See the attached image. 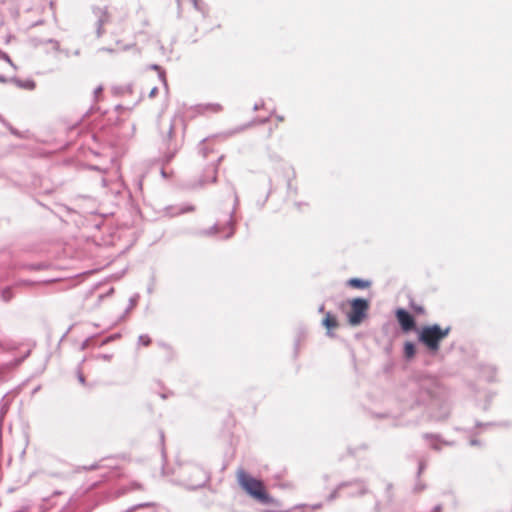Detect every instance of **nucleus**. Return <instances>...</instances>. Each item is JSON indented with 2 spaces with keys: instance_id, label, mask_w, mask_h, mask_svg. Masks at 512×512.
Masks as SVG:
<instances>
[{
  "instance_id": "nucleus-22",
  "label": "nucleus",
  "mask_w": 512,
  "mask_h": 512,
  "mask_svg": "<svg viewBox=\"0 0 512 512\" xmlns=\"http://www.w3.org/2000/svg\"><path fill=\"white\" fill-rule=\"evenodd\" d=\"M440 509H441V508H440V506H436V507H435V511H436V512H439V511H440Z\"/></svg>"
},
{
  "instance_id": "nucleus-25",
  "label": "nucleus",
  "mask_w": 512,
  "mask_h": 512,
  "mask_svg": "<svg viewBox=\"0 0 512 512\" xmlns=\"http://www.w3.org/2000/svg\"><path fill=\"white\" fill-rule=\"evenodd\" d=\"M149 504H140L139 507L148 506Z\"/></svg>"
},
{
  "instance_id": "nucleus-24",
  "label": "nucleus",
  "mask_w": 512,
  "mask_h": 512,
  "mask_svg": "<svg viewBox=\"0 0 512 512\" xmlns=\"http://www.w3.org/2000/svg\"><path fill=\"white\" fill-rule=\"evenodd\" d=\"M476 443H477V442H476L475 440H472V441H471V445H476Z\"/></svg>"
},
{
  "instance_id": "nucleus-18",
  "label": "nucleus",
  "mask_w": 512,
  "mask_h": 512,
  "mask_svg": "<svg viewBox=\"0 0 512 512\" xmlns=\"http://www.w3.org/2000/svg\"><path fill=\"white\" fill-rule=\"evenodd\" d=\"M103 15H104V19H103V20H101V22H102V23H103V22H106V21H108V20H109V14H108V12H107V11H104V12H103Z\"/></svg>"
},
{
  "instance_id": "nucleus-17",
  "label": "nucleus",
  "mask_w": 512,
  "mask_h": 512,
  "mask_svg": "<svg viewBox=\"0 0 512 512\" xmlns=\"http://www.w3.org/2000/svg\"><path fill=\"white\" fill-rule=\"evenodd\" d=\"M426 467V464L423 462V461H420L419 462V468H418V473H422V471L425 469Z\"/></svg>"
},
{
  "instance_id": "nucleus-12",
  "label": "nucleus",
  "mask_w": 512,
  "mask_h": 512,
  "mask_svg": "<svg viewBox=\"0 0 512 512\" xmlns=\"http://www.w3.org/2000/svg\"><path fill=\"white\" fill-rule=\"evenodd\" d=\"M173 137H174V128L171 126L167 132L165 139H164L167 143L168 148L171 147Z\"/></svg>"
},
{
  "instance_id": "nucleus-5",
  "label": "nucleus",
  "mask_w": 512,
  "mask_h": 512,
  "mask_svg": "<svg viewBox=\"0 0 512 512\" xmlns=\"http://www.w3.org/2000/svg\"><path fill=\"white\" fill-rule=\"evenodd\" d=\"M323 325L327 329L328 333L331 335V331L338 328V320L335 315L328 312L326 313L324 319H323Z\"/></svg>"
},
{
  "instance_id": "nucleus-8",
  "label": "nucleus",
  "mask_w": 512,
  "mask_h": 512,
  "mask_svg": "<svg viewBox=\"0 0 512 512\" xmlns=\"http://www.w3.org/2000/svg\"><path fill=\"white\" fill-rule=\"evenodd\" d=\"M416 348L412 342H406L404 344V355L407 359H411L415 356Z\"/></svg>"
},
{
  "instance_id": "nucleus-20",
  "label": "nucleus",
  "mask_w": 512,
  "mask_h": 512,
  "mask_svg": "<svg viewBox=\"0 0 512 512\" xmlns=\"http://www.w3.org/2000/svg\"><path fill=\"white\" fill-rule=\"evenodd\" d=\"M336 493H337V490L334 491L331 495H330V499H334L336 497Z\"/></svg>"
},
{
  "instance_id": "nucleus-2",
  "label": "nucleus",
  "mask_w": 512,
  "mask_h": 512,
  "mask_svg": "<svg viewBox=\"0 0 512 512\" xmlns=\"http://www.w3.org/2000/svg\"><path fill=\"white\" fill-rule=\"evenodd\" d=\"M450 331L451 327L449 326L442 328L438 324L428 325L422 327L418 339L430 351L437 352L440 347V342L449 335Z\"/></svg>"
},
{
  "instance_id": "nucleus-14",
  "label": "nucleus",
  "mask_w": 512,
  "mask_h": 512,
  "mask_svg": "<svg viewBox=\"0 0 512 512\" xmlns=\"http://www.w3.org/2000/svg\"><path fill=\"white\" fill-rule=\"evenodd\" d=\"M411 308L413 309L414 312H416L417 314H425V308L423 306H419V305H415V304H412L411 305Z\"/></svg>"
},
{
  "instance_id": "nucleus-23",
  "label": "nucleus",
  "mask_w": 512,
  "mask_h": 512,
  "mask_svg": "<svg viewBox=\"0 0 512 512\" xmlns=\"http://www.w3.org/2000/svg\"><path fill=\"white\" fill-rule=\"evenodd\" d=\"M79 381H81V382H83V381H84V379H83L82 375H80V376H79Z\"/></svg>"
},
{
  "instance_id": "nucleus-19",
  "label": "nucleus",
  "mask_w": 512,
  "mask_h": 512,
  "mask_svg": "<svg viewBox=\"0 0 512 512\" xmlns=\"http://www.w3.org/2000/svg\"><path fill=\"white\" fill-rule=\"evenodd\" d=\"M133 46H135V44H130V45H129V44H125V45H122V46H121V48H123V49H129V48H131V47H133Z\"/></svg>"
},
{
  "instance_id": "nucleus-10",
  "label": "nucleus",
  "mask_w": 512,
  "mask_h": 512,
  "mask_svg": "<svg viewBox=\"0 0 512 512\" xmlns=\"http://www.w3.org/2000/svg\"><path fill=\"white\" fill-rule=\"evenodd\" d=\"M13 297H14V294L10 287H6L1 291V299L4 302H9Z\"/></svg>"
},
{
  "instance_id": "nucleus-16",
  "label": "nucleus",
  "mask_w": 512,
  "mask_h": 512,
  "mask_svg": "<svg viewBox=\"0 0 512 512\" xmlns=\"http://www.w3.org/2000/svg\"><path fill=\"white\" fill-rule=\"evenodd\" d=\"M158 93V88L157 87H153L151 90H150V93H149V96L151 98L155 97Z\"/></svg>"
},
{
  "instance_id": "nucleus-15",
  "label": "nucleus",
  "mask_w": 512,
  "mask_h": 512,
  "mask_svg": "<svg viewBox=\"0 0 512 512\" xmlns=\"http://www.w3.org/2000/svg\"><path fill=\"white\" fill-rule=\"evenodd\" d=\"M0 62H6L8 65H12L9 56L5 53H0Z\"/></svg>"
},
{
  "instance_id": "nucleus-7",
  "label": "nucleus",
  "mask_w": 512,
  "mask_h": 512,
  "mask_svg": "<svg viewBox=\"0 0 512 512\" xmlns=\"http://www.w3.org/2000/svg\"><path fill=\"white\" fill-rule=\"evenodd\" d=\"M195 472L198 476L197 480L189 481V483H188V485L192 488H198V487L202 486L207 480L206 473L203 470L196 468Z\"/></svg>"
},
{
  "instance_id": "nucleus-6",
  "label": "nucleus",
  "mask_w": 512,
  "mask_h": 512,
  "mask_svg": "<svg viewBox=\"0 0 512 512\" xmlns=\"http://www.w3.org/2000/svg\"><path fill=\"white\" fill-rule=\"evenodd\" d=\"M347 285L355 289H367L371 286V282L369 280L351 278L348 280Z\"/></svg>"
},
{
  "instance_id": "nucleus-11",
  "label": "nucleus",
  "mask_w": 512,
  "mask_h": 512,
  "mask_svg": "<svg viewBox=\"0 0 512 512\" xmlns=\"http://www.w3.org/2000/svg\"><path fill=\"white\" fill-rule=\"evenodd\" d=\"M355 486L357 487V490L355 492H351L350 495H361L366 492V486L362 482L355 483Z\"/></svg>"
},
{
  "instance_id": "nucleus-9",
  "label": "nucleus",
  "mask_w": 512,
  "mask_h": 512,
  "mask_svg": "<svg viewBox=\"0 0 512 512\" xmlns=\"http://www.w3.org/2000/svg\"><path fill=\"white\" fill-rule=\"evenodd\" d=\"M424 437H425V439L430 440V445L433 449H435V450L441 449V446H440L441 442L439 441V439L436 436L426 434Z\"/></svg>"
},
{
  "instance_id": "nucleus-4",
  "label": "nucleus",
  "mask_w": 512,
  "mask_h": 512,
  "mask_svg": "<svg viewBox=\"0 0 512 512\" xmlns=\"http://www.w3.org/2000/svg\"><path fill=\"white\" fill-rule=\"evenodd\" d=\"M396 318L404 332H409L415 329L414 318L404 309L400 308L396 311Z\"/></svg>"
},
{
  "instance_id": "nucleus-21",
  "label": "nucleus",
  "mask_w": 512,
  "mask_h": 512,
  "mask_svg": "<svg viewBox=\"0 0 512 512\" xmlns=\"http://www.w3.org/2000/svg\"><path fill=\"white\" fill-rule=\"evenodd\" d=\"M346 484H341L339 487H338V490H341L343 487H345Z\"/></svg>"
},
{
  "instance_id": "nucleus-1",
  "label": "nucleus",
  "mask_w": 512,
  "mask_h": 512,
  "mask_svg": "<svg viewBox=\"0 0 512 512\" xmlns=\"http://www.w3.org/2000/svg\"><path fill=\"white\" fill-rule=\"evenodd\" d=\"M237 480L239 485L248 493L251 497L256 499L262 504L274 503V498L271 497L264 488L263 482L252 477L243 469L237 471Z\"/></svg>"
},
{
  "instance_id": "nucleus-3",
  "label": "nucleus",
  "mask_w": 512,
  "mask_h": 512,
  "mask_svg": "<svg viewBox=\"0 0 512 512\" xmlns=\"http://www.w3.org/2000/svg\"><path fill=\"white\" fill-rule=\"evenodd\" d=\"M369 303L362 298H355L350 302V311L348 313L349 323L353 326L359 325L367 315Z\"/></svg>"
},
{
  "instance_id": "nucleus-13",
  "label": "nucleus",
  "mask_w": 512,
  "mask_h": 512,
  "mask_svg": "<svg viewBox=\"0 0 512 512\" xmlns=\"http://www.w3.org/2000/svg\"><path fill=\"white\" fill-rule=\"evenodd\" d=\"M139 342H140L143 346L147 347V346H149V345L151 344V339H150V337H149L148 335H141V336L139 337Z\"/></svg>"
}]
</instances>
